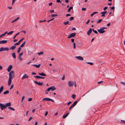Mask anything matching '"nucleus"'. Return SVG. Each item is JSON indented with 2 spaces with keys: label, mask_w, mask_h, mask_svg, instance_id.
I'll return each mask as SVG.
<instances>
[{
  "label": "nucleus",
  "mask_w": 125,
  "mask_h": 125,
  "mask_svg": "<svg viewBox=\"0 0 125 125\" xmlns=\"http://www.w3.org/2000/svg\"><path fill=\"white\" fill-rule=\"evenodd\" d=\"M11 79H8V86H10L11 83Z\"/></svg>",
  "instance_id": "obj_21"
},
{
  "label": "nucleus",
  "mask_w": 125,
  "mask_h": 125,
  "mask_svg": "<svg viewBox=\"0 0 125 125\" xmlns=\"http://www.w3.org/2000/svg\"><path fill=\"white\" fill-rule=\"evenodd\" d=\"M32 100V99L31 98H29L28 99V101H31Z\"/></svg>",
  "instance_id": "obj_60"
},
{
  "label": "nucleus",
  "mask_w": 125,
  "mask_h": 125,
  "mask_svg": "<svg viewBox=\"0 0 125 125\" xmlns=\"http://www.w3.org/2000/svg\"><path fill=\"white\" fill-rule=\"evenodd\" d=\"M121 123L123 124H125V121L121 120Z\"/></svg>",
  "instance_id": "obj_40"
},
{
  "label": "nucleus",
  "mask_w": 125,
  "mask_h": 125,
  "mask_svg": "<svg viewBox=\"0 0 125 125\" xmlns=\"http://www.w3.org/2000/svg\"><path fill=\"white\" fill-rule=\"evenodd\" d=\"M8 94V90H6V91L3 93V94Z\"/></svg>",
  "instance_id": "obj_44"
},
{
  "label": "nucleus",
  "mask_w": 125,
  "mask_h": 125,
  "mask_svg": "<svg viewBox=\"0 0 125 125\" xmlns=\"http://www.w3.org/2000/svg\"><path fill=\"white\" fill-rule=\"evenodd\" d=\"M71 41L72 42H73L74 41V39H71Z\"/></svg>",
  "instance_id": "obj_64"
},
{
  "label": "nucleus",
  "mask_w": 125,
  "mask_h": 125,
  "mask_svg": "<svg viewBox=\"0 0 125 125\" xmlns=\"http://www.w3.org/2000/svg\"><path fill=\"white\" fill-rule=\"evenodd\" d=\"M69 23V21H67V22H64L63 23V24H64L66 25H67V24H68Z\"/></svg>",
  "instance_id": "obj_38"
},
{
  "label": "nucleus",
  "mask_w": 125,
  "mask_h": 125,
  "mask_svg": "<svg viewBox=\"0 0 125 125\" xmlns=\"http://www.w3.org/2000/svg\"><path fill=\"white\" fill-rule=\"evenodd\" d=\"M103 13H104L103 12H101V14H102L101 16L102 17H104L105 16V15Z\"/></svg>",
  "instance_id": "obj_34"
},
{
  "label": "nucleus",
  "mask_w": 125,
  "mask_h": 125,
  "mask_svg": "<svg viewBox=\"0 0 125 125\" xmlns=\"http://www.w3.org/2000/svg\"><path fill=\"white\" fill-rule=\"evenodd\" d=\"M73 48L74 49H75L76 48V44L75 42H74L73 43Z\"/></svg>",
  "instance_id": "obj_39"
},
{
  "label": "nucleus",
  "mask_w": 125,
  "mask_h": 125,
  "mask_svg": "<svg viewBox=\"0 0 125 125\" xmlns=\"http://www.w3.org/2000/svg\"><path fill=\"white\" fill-rule=\"evenodd\" d=\"M69 114V113H67L65 115H63V119H65V118Z\"/></svg>",
  "instance_id": "obj_17"
},
{
  "label": "nucleus",
  "mask_w": 125,
  "mask_h": 125,
  "mask_svg": "<svg viewBox=\"0 0 125 125\" xmlns=\"http://www.w3.org/2000/svg\"><path fill=\"white\" fill-rule=\"evenodd\" d=\"M14 32V31H11L9 32L8 33V35Z\"/></svg>",
  "instance_id": "obj_42"
},
{
  "label": "nucleus",
  "mask_w": 125,
  "mask_h": 125,
  "mask_svg": "<svg viewBox=\"0 0 125 125\" xmlns=\"http://www.w3.org/2000/svg\"><path fill=\"white\" fill-rule=\"evenodd\" d=\"M120 83L124 85L125 86V82H120Z\"/></svg>",
  "instance_id": "obj_57"
},
{
  "label": "nucleus",
  "mask_w": 125,
  "mask_h": 125,
  "mask_svg": "<svg viewBox=\"0 0 125 125\" xmlns=\"http://www.w3.org/2000/svg\"><path fill=\"white\" fill-rule=\"evenodd\" d=\"M6 34H7L8 35V33H7V31H6L4 33H3V34L4 36H5Z\"/></svg>",
  "instance_id": "obj_50"
},
{
  "label": "nucleus",
  "mask_w": 125,
  "mask_h": 125,
  "mask_svg": "<svg viewBox=\"0 0 125 125\" xmlns=\"http://www.w3.org/2000/svg\"><path fill=\"white\" fill-rule=\"evenodd\" d=\"M42 101H51L53 102H54V101L52 99L48 98H43L42 100Z\"/></svg>",
  "instance_id": "obj_4"
},
{
  "label": "nucleus",
  "mask_w": 125,
  "mask_h": 125,
  "mask_svg": "<svg viewBox=\"0 0 125 125\" xmlns=\"http://www.w3.org/2000/svg\"><path fill=\"white\" fill-rule=\"evenodd\" d=\"M98 31L101 34L104 33L105 32V31L102 30L100 29L98 30Z\"/></svg>",
  "instance_id": "obj_11"
},
{
  "label": "nucleus",
  "mask_w": 125,
  "mask_h": 125,
  "mask_svg": "<svg viewBox=\"0 0 125 125\" xmlns=\"http://www.w3.org/2000/svg\"><path fill=\"white\" fill-rule=\"evenodd\" d=\"M14 71H11L9 73V79H12L14 77Z\"/></svg>",
  "instance_id": "obj_1"
},
{
  "label": "nucleus",
  "mask_w": 125,
  "mask_h": 125,
  "mask_svg": "<svg viewBox=\"0 0 125 125\" xmlns=\"http://www.w3.org/2000/svg\"><path fill=\"white\" fill-rule=\"evenodd\" d=\"M3 86H1L0 88V94L3 91Z\"/></svg>",
  "instance_id": "obj_22"
},
{
  "label": "nucleus",
  "mask_w": 125,
  "mask_h": 125,
  "mask_svg": "<svg viewBox=\"0 0 125 125\" xmlns=\"http://www.w3.org/2000/svg\"><path fill=\"white\" fill-rule=\"evenodd\" d=\"M26 43V42H24L20 46V47H23L25 45V44Z\"/></svg>",
  "instance_id": "obj_24"
},
{
  "label": "nucleus",
  "mask_w": 125,
  "mask_h": 125,
  "mask_svg": "<svg viewBox=\"0 0 125 125\" xmlns=\"http://www.w3.org/2000/svg\"><path fill=\"white\" fill-rule=\"evenodd\" d=\"M20 44V43L18 42L14 44L15 45H19Z\"/></svg>",
  "instance_id": "obj_51"
},
{
  "label": "nucleus",
  "mask_w": 125,
  "mask_h": 125,
  "mask_svg": "<svg viewBox=\"0 0 125 125\" xmlns=\"http://www.w3.org/2000/svg\"><path fill=\"white\" fill-rule=\"evenodd\" d=\"M57 70L56 69H54L53 70V73H54L55 72H56Z\"/></svg>",
  "instance_id": "obj_41"
},
{
  "label": "nucleus",
  "mask_w": 125,
  "mask_h": 125,
  "mask_svg": "<svg viewBox=\"0 0 125 125\" xmlns=\"http://www.w3.org/2000/svg\"><path fill=\"white\" fill-rule=\"evenodd\" d=\"M86 10V9L85 8H82V10L85 11Z\"/></svg>",
  "instance_id": "obj_56"
},
{
  "label": "nucleus",
  "mask_w": 125,
  "mask_h": 125,
  "mask_svg": "<svg viewBox=\"0 0 125 125\" xmlns=\"http://www.w3.org/2000/svg\"><path fill=\"white\" fill-rule=\"evenodd\" d=\"M58 15L57 14H52L51 15V16L52 17H56Z\"/></svg>",
  "instance_id": "obj_33"
},
{
  "label": "nucleus",
  "mask_w": 125,
  "mask_h": 125,
  "mask_svg": "<svg viewBox=\"0 0 125 125\" xmlns=\"http://www.w3.org/2000/svg\"><path fill=\"white\" fill-rule=\"evenodd\" d=\"M73 84H74V86L75 87H76V82L74 81L73 82Z\"/></svg>",
  "instance_id": "obj_36"
},
{
  "label": "nucleus",
  "mask_w": 125,
  "mask_h": 125,
  "mask_svg": "<svg viewBox=\"0 0 125 125\" xmlns=\"http://www.w3.org/2000/svg\"><path fill=\"white\" fill-rule=\"evenodd\" d=\"M75 57L78 60H83V57L81 56H76Z\"/></svg>",
  "instance_id": "obj_9"
},
{
  "label": "nucleus",
  "mask_w": 125,
  "mask_h": 125,
  "mask_svg": "<svg viewBox=\"0 0 125 125\" xmlns=\"http://www.w3.org/2000/svg\"><path fill=\"white\" fill-rule=\"evenodd\" d=\"M8 51V47H6L4 48L3 47H1L0 49V52H1L3 51Z\"/></svg>",
  "instance_id": "obj_8"
},
{
  "label": "nucleus",
  "mask_w": 125,
  "mask_h": 125,
  "mask_svg": "<svg viewBox=\"0 0 125 125\" xmlns=\"http://www.w3.org/2000/svg\"><path fill=\"white\" fill-rule=\"evenodd\" d=\"M108 8V7H105L103 9L104 10H105Z\"/></svg>",
  "instance_id": "obj_52"
},
{
  "label": "nucleus",
  "mask_w": 125,
  "mask_h": 125,
  "mask_svg": "<svg viewBox=\"0 0 125 125\" xmlns=\"http://www.w3.org/2000/svg\"><path fill=\"white\" fill-rule=\"evenodd\" d=\"M87 64H90L91 65H92L93 64L92 62H87Z\"/></svg>",
  "instance_id": "obj_46"
},
{
  "label": "nucleus",
  "mask_w": 125,
  "mask_h": 125,
  "mask_svg": "<svg viewBox=\"0 0 125 125\" xmlns=\"http://www.w3.org/2000/svg\"><path fill=\"white\" fill-rule=\"evenodd\" d=\"M16 47V46L14 45L10 47L9 49L10 50L12 49V50H14Z\"/></svg>",
  "instance_id": "obj_20"
},
{
  "label": "nucleus",
  "mask_w": 125,
  "mask_h": 125,
  "mask_svg": "<svg viewBox=\"0 0 125 125\" xmlns=\"http://www.w3.org/2000/svg\"><path fill=\"white\" fill-rule=\"evenodd\" d=\"M56 89V88L54 86H52L48 88L47 90V91H49L50 90L53 91L55 90Z\"/></svg>",
  "instance_id": "obj_3"
},
{
  "label": "nucleus",
  "mask_w": 125,
  "mask_h": 125,
  "mask_svg": "<svg viewBox=\"0 0 125 125\" xmlns=\"http://www.w3.org/2000/svg\"><path fill=\"white\" fill-rule=\"evenodd\" d=\"M102 21V19H100L98 21H97V24L100 23Z\"/></svg>",
  "instance_id": "obj_31"
},
{
  "label": "nucleus",
  "mask_w": 125,
  "mask_h": 125,
  "mask_svg": "<svg viewBox=\"0 0 125 125\" xmlns=\"http://www.w3.org/2000/svg\"><path fill=\"white\" fill-rule=\"evenodd\" d=\"M23 54V52H22L21 53H20L19 54V56H21V55Z\"/></svg>",
  "instance_id": "obj_49"
},
{
  "label": "nucleus",
  "mask_w": 125,
  "mask_h": 125,
  "mask_svg": "<svg viewBox=\"0 0 125 125\" xmlns=\"http://www.w3.org/2000/svg\"><path fill=\"white\" fill-rule=\"evenodd\" d=\"M28 77L26 74H24L23 76L22 77L21 79H23L26 78H28Z\"/></svg>",
  "instance_id": "obj_14"
},
{
  "label": "nucleus",
  "mask_w": 125,
  "mask_h": 125,
  "mask_svg": "<svg viewBox=\"0 0 125 125\" xmlns=\"http://www.w3.org/2000/svg\"><path fill=\"white\" fill-rule=\"evenodd\" d=\"M7 42V40H4L0 41V44L6 43Z\"/></svg>",
  "instance_id": "obj_12"
},
{
  "label": "nucleus",
  "mask_w": 125,
  "mask_h": 125,
  "mask_svg": "<svg viewBox=\"0 0 125 125\" xmlns=\"http://www.w3.org/2000/svg\"><path fill=\"white\" fill-rule=\"evenodd\" d=\"M76 95L74 94H73L71 96V97L73 99H74L76 97Z\"/></svg>",
  "instance_id": "obj_30"
},
{
  "label": "nucleus",
  "mask_w": 125,
  "mask_h": 125,
  "mask_svg": "<svg viewBox=\"0 0 125 125\" xmlns=\"http://www.w3.org/2000/svg\"><path fill=\"white\" fill-rule=\"evenodd\" d=\"M0 106L1 110H3L4 109L8 107V103H6L5 105L0 103Z\"/></svg>",
  "instance_id": "obj_2"
},
{
  "label": "nucleus",
  "mask_w": 125,
  "mask_h": 125,
  "mask_svg": "<svg viewBox=\"0 0 125 125\" xmlns=\"http://www.w3.org/2000/svg\"><path fill=\"white\" fill-rule=\"evenodd\" d=\"M23 39H24V38H22V39L20 40L18 42H19V43H20L21 42Z\"/></svg>",
  "instance_id": "obj_48"
},
{
  "label": "nucleus",
  "mask_w": 125,
  "mask_h": 125,
  "mask_svg": "<svg viewBox=\"0 0 125 125\" xmlns=\"http://www.w3.org/2000/svg\"><path fill=\"white\" fill-rule=\"evenodd\" d=\"M13 86H14V85H13V84H12L11 85L10 88L9 89L10 90H11L12 88H13Z\"/></svg>",
  "instance_id": "obj_45"
},
{
  "label": "nucleus",
  "mask_w": 125,
  "mask_h": 125,
  "mask_svg": "<svg viewBox=\"0 0 125 125\" xmlns=\"http://www.w3.org/2000/svg\"><path fill=\"white\" fill-rule=\"evenodd\" d=\"M76 34V33L75 32L72 33L69 35L68 36V38H70L71 37H74Z\"/></svg>",
  "instance_id": "obj_5"
},
{
  "label": "nucleus",
  "mask_w": 125,
  "mask_h": 125,
  "mask_svg": "<svg viewBox=\"0 0 125 125\" xmlns=\"http://www.w3.org/2000/svg\"><path fill=\"white\" fill-rule=\"evenodd\" d=\"M78 102V101H77L74 102L72 105L69 108V110H71L72 108L74 106H75L77 104Z\"/></svg>",
  "instance_id": "obj_6"
},
{
  "label": "nucleus",
  "mask_w": 125,
  "mask_h": 125,
  "mask_svg": "<svg viewBox=\"0 0 125 125\" xmlns=\"http://www.w3.org/2000/svg\"><path fill=\"white\" fill-rule=\"evenodd\" d=\"M38 74L39 75L42 76H46V74L44 73L43 72H42L41 73H39Z\"/></svg>",
  "instance_id": "obj_16"
},
{
  "label": "nucleus",
  "mask_w": 125,
  "mask_h": 125,
  "mask_svg": "<svg viewBox=\"0 0 125 125\" xmlns=\"http://www.w3.org/2000/svg\"><path fill=\"white\" fill-rule=\"evenodd\" d=\"M34 77L35 78H37L44 79L45 78L44 77L38 76H35Z\"/></svg>",
  "instance_id": "obj_15"
},
{
  "label": "nucleus",
  "mask_w": 125,
  "mask_h": 125,
  "mask_svg": "<svg viewBox=\"0 0 125 125\" xmlns=\"http://www.w3.org/2000/svg\"><path fill=\"white\" fill-rule=\"evenodd\" d=\"M34 82L39 86H42L43 84V83L39 82L36 81H34Z\"/></svg>",
  "instance_id": "obj_10"
},
{
  "label": "nucleus",
  "mask_w": 125,
  "mask_h": 125,
  "mask_svg": "<svg viewBox=\"0 0 125 125\" xmlns=\"http://www.w3.org/2000/svg\"><path fill=\"white\" fill-rule=\"evenodd\" d=\"M18 59L20 60L21 61L22 59V58L21 56H19L18 57Z\"/></svg>",
  "instance_id": "obj_43"
},
{
  "label": "nucleus",
  "mask_w": 125,
  "mask_h": 125,
  "mask_svg": "<svg viewBox=\"0 0 125 125\" xmlns=\"http://www.w3.org/2000/svg\"><path fill=\"white\" fill-rule=\"evenodd\" d=\"M92 31V29L91 28H90L87 32V34L88 35H89L91 33V32Z\"/></svg>",
  "instance_id": "obj_13"
},
{
  "label": "nucleus",
  "mask_w": 125,
  "mask_h": 125,
  "mask_svg": "<svg viewBox=\"0 0 125 125\" xmlns=\"http://www.w3.org/2000/svg\"><path fill=\"white\" fill-rule=\"evenodd\" d=\"M73 7H70L68 9V12H69L70 11L71 9H73Z\"/></svg>",
  "instance_id": "obj_26"
},
{
  "label": "nucleus",
  "mask_w": 125,
  "mask_h": 125,
  "mask_svg": "<svg viewBox=\"0 0 125 125\" xmlns=\"http://www.w3.org/2000/svg\"><path fill=\"white\" fill-rule=\"evenodd\" d=\"M56 1L57 2H60V3H62V2L60 0H57Z\"/></svg>",
  "instance_id": "obj_54"
},
{
  "label": "nucleus",
  "mask_w": 125,
  "mask_h": 125,
  "mask_svg": "<svg viewBox=\"0 0 125 125\" xmlns=\"http://www.w3.org/2000/svg\"><path fill=\"white\" fill-rule=\"evenodd\" d=\"M48 111H46V112H45V116H47L48 114Z\"/></svg>",
  "instance_id": "obj_53"
},
{
  "label": "nucleus",
  "mask_w": 125,
  "mask_h": 125,
  "mask_svg": "<svg viewBox=\"0 0 125 125\" xmlns=\"http://www.w3.org/2000/svg\"><path fill=\"white\" fill-rule=\"evenodd\" d=\"M19 33L20 32H18V33L16 34L13 38V39H14L19 34Z\"/></svg>",
  "instance_id": "obj_35"
},
{
  "label": "nucleus",
  "mask_w": 125,
  "mask_h": 125,
  "mask_svg": "<svg viewBox=\"0 0 125 125\" xmlns=\"http://www.w3.org/2000/svg\"><path fill=\"white\" fill-rule=\"evenodd\" d=\"M21 48L20 47H19V48H18V50L17 51V52L18 53H19V52H20V51L21 50Z\"/></svg>",
  "instance_id": "obj_29"
},
{
  "label": "nucleus",
  "mask_w": 125,
  "mask_h": 125,
  "mask_svg": "<svg viewBox=\"0 0 125 125\" xmlns=\"http://www.w3.org/2000/svg\"><path fill=\"white\" fill-rule=\"evenodd\" d=\"M16 0H12V4L13 5L15 1Z\"/></svg>",
  "instance_id": "obj_58"
},
{
  "label": "nucleus",
  "mask_w": 125,
  "mask_h": 125,
  "mask_svg": "<svg viewBox=\"0 0 125 125\" xmlns=\"http://www.w3.org/2000/svg\"><path fill=\"white\" fill-rule=\"evenodd\" d=\"M115 9V7H112L111 8V10H114V9Z\"/></svg>",
  "instance_id": "obj_61"
},
{
  "label": "nucleus",
  "mask_w": 125,
  "mask_h": 125,
  "mask_svg": "<svg viewBox=\"0 0 125 125\" xmlns=\"http://www.w3.org/2000/svg\"><path fill=\"white\" fill-rule=\"evenodd\" d=\"M103 81H101L100 82H98V84H101V83H103Z\"/></svg>",
  "instance_id": "obj_63"
},
{
  "label": "nucleus",
  "mask_w": 125,
  "mask_h": 125,
  "mask_svg": "<svg viewBox=\"0 0 125 125\" xmlns=\"http://www.w3.org/2000/svg\"><path fill=\"white\" fill-rule=\"evenodd\" d=\"M11 55L13 58H16L15 53L14 52L13 53H11Z\"/></svg>",
  "instance_id": "obj_23"
},
{
  "label": "nucleus",
  "mask_w": 125,
  "mask_h": 125,
  "mask_svg": "<svg viewBox=\"0 0 125 125\" xmlns=\"http://www.w3.org/2000/svg\"><path fill=\"white\" fill-rule=\"evenodd\" d=\"M8 109H10V110H12L13 111L15 110V109L14 108L10 106L8 107Z\"/></svg>",
  "instance_id": "obj_27"
},
{
  "label": "nucleus",
  "mask_w": 125,
  "mask_h": 125,
  "mask_svg": "<svg viewBox=\"0 0 125 125\" xmlns=\"http://www.w3.org/2000/svg\"><path fill=\"white\" fill-rule=\"evenodd\" d=\"M98 13V12H93L92 14L91 15V17H92L94 14L97 13Z\"/></svg>",
  "instance_id": "obj_25"
},
{
  "label": "nucleus",
  "mask_w": 125,
  "mask_h": 125,
  "mask_svg": "<svg viewBox=\"0 0 125 125\" xmlns=\"http://www.w3.org/2000/svg\"><path fill=\"white\" fill-rule=\"evenodd\" d=\"M74 19V18H73V17H71L70 18H69V20L70 21H71L72 20H73Z\"/></svg>",
  "instance_id": "obj_37"
},
{
  "label": "nucleus",
  "mask_w": 125,
  "mask_h": 125,
  "mask_svg": "<svg viewBox=\"0 0 125 125\" xmlns=\"http://www.w3.org/2000/svg\"><path fill=\"white\" fill-rule=\"evenodd\" d=\"M71 103V101H70L68 103V104H67V105H69Z\"/></svg>",
  "instance_id": "obj_55"
},
{
  "label": "nucleus",
  "mask_w": 125,
  "mask_h": 125,
  "mask_svg": "<svg viewBox=\"0 0 125 125\" xmlns=\"http://www.w3.org/2000/svg\"><path fill=\"white\" fill-rule=\"evenodd\" d=\"M68 84L69 87H71L73 85V82L71 81H69L68 82Z\"/></svg>",
  "instance_id": "obj_7"
},
{
  "label": "nucleus",
  "mask_w": 125,
  "mask_h": 125,
  "mask_svg": "<svg viewBox=\"0 0 125 125\" xmlns=\"http://www.w3.org/2000/svg\"><path fill=\"white\" fill-rule=\"evenodd\" d=\"M43 52H40L39 53H38V54L39 55H41L43 54Z\"/></svg>",
  "instance_id": "obj_32"
},
{
  "label": "nucleus",
  "mask_w": 125,
  "mask_h": 125,
  "mask_svg": "<svg viewBox=\"0 0 125 125\" xmlns=\"http://www.w3.org/2000/svg\"><path fill=\"white\" fill-rule=\"evenodd\" d=\"M32 65L33 66L37 68H39L40 66L41 65L40 64H39L38 65H37L36 64H32Z\"/></svg>",
  "instance_id": "obj_19"
},
{
  "label": "nucleus",
  "mask_w": 125,
  "mask_h": 125,
  "mask_svg": "<svg viewBox=\"0 0 125 125\" xmlns=\"http://www.w3.org/2000/svg\"><path fill=\"white\" fill-rule=\"evenodd\" d=\"M12 65H10L9 67H8V72H9L10 71H11V69L12 68Z\"/></svg>",
  "instance_id": "obj_18"
},
{
  "label": "nucleus",
  "mask_w": 125,
  "mask_h": 125,
  "mask_svg": "<svg viewBox=\"0 0 125 125\" xmlns=\"http://www.w3.org/2000/svg\"><path fill=\"white\" fill-rule=\"evenodd\" d=\"M32 117H31L29 118L28 121H30L32 119Z\"/></svg>",
  "instance_id": "obj_62"
},
{
  "label": "nucleus",
  "mask_w": 125,
  "mask_h": 125,
  "mask_svg": "<svg viewBox=\"0 0 125 125\" xmlns=\"http://www.w3.org/2000/svg\"><path fill=\"white\" fill-rule=\"evenodd\" d=\"M94 32L96 34H97L98 33V32L96 30H94Z\"/></svg>",
  "instance_id": "obj_59"
},
{
  "label": "nucleus",
  "mask_w": 125,
  "mask_h": 125,
  "mask_svg": "<svg viewBox=\"0 0 125 125\" xmlns=\"http://www.w3.org/2000/svg\"><path fill=\"white\" fill-rule=\"evenodd\" d=\"M20 18L19 17H18L14 21H13L12 22V23H13V22L18 20Z\"/></svg>",
  "instance_id": "obj_28"
},
{
  "label": "nucleus",
  "mask_w": 125,
  "mask_h": 125,
  "mask_svg": "<svg viewBox=\"0 0 125 125\" xmlns=\"http://www.w3.org/2000/svg\"><path fill=\"white\" fill-rule=\"evenodd\" d=\"M107 28L105 27H102L100 29H101L102 30H103L105 29H107Z\"/></svg>",
  "instance_id": "obj_47"
}]
</instances>
